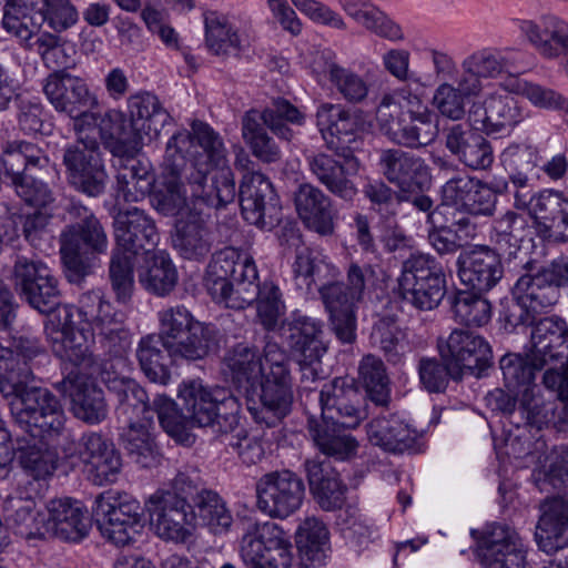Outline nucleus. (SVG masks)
<instances>
[{
    "mask_svg": "<svg viewBox=\"0 0 568 568\" xmlns=\"http://www.w3.org/2000/svg\"><path fill=\"white\" fill-rule=\"evenodd\" d=\"M196 203L221 209L237 194L235 180H186ZM239 199L244 220L261 230L271 231L282 221L280 197L271 180H242Z\"/></svg>",
    "mask_w": 568,
    "mask_h": 568,
    "instance_id": "f257e3e1",
    "label": "nucleus"
},
{
    "mask_svg": "<svg viewBox=\"0 0 568 568\" xmlns=\"http://www.w3.org/2000/svg\"><path fill=\"white\" fill-rule=\"evenodd\" d=\"M263 375L257 383L258 403H247V410L256 424L276 427L291 413L294 393L292 359L275 342L263 348Z\"/></svg>",
    "mask_w": 568,
    "mask_h": 568,
    "instance_id": "f03ea898",
    "label": "nucleus"
},
{
    "mask_svg": "<svg viewBox=\"0 0 568 568\" xmlns=\"http://www.w3.org/2000/svg\"><path fill=\"white\" fill-rule=\"evenodd\" d=\"M115 399V413L125 425L138 422H153L156 416L161 427L172 437L180 436L183 426L175 402L164 394L151 402L146 390L133 378L121 376L119 372L100 377Z\"/></svg>",
    "mask_w": 568,
    "mask_h": 568,
    "instance_id": "7ed1b4c3",
    "label": "nucleus"
},
{
    "mask_svg": "<svg viewBox=\"0 0 568 568\" xmlns=\"http://www.w3.org/2000/svg\"><path fill=\"white\" fill-rule=\"evenodd\" d=\"M77 314L98 337L103 352L100 357L108 373L119 372L125 364V354L131 344V335L125 327V314L115 310L101 290L82 293L78 300Z\"/></svg>",
    "mask_w": 568,
    "mask_h": 568,
    "instance_id": "20e7f679",
    "label": "nucleus"
},
{
    "mask_svg": "<svg viewBox=\"0 0 568 568\" xmlns=\"http://www.w3.org/2000/svg\"><path fill=\"white\" fill-rule=\"evenodd\" d=\"M180 409L183 430L185 422L193 426L212 427L217 434L234 433L242 419L239 399L223 388H210L199 379L183 382L179 387Z\"/></svg>",
    "mask_w": 568,
    "mask_h": 568,
    "instance_id": "39448f33",
    "label": "nucleus"
},
{
    "mask_svg": "<svg viewBox=\"0 0 568 568\" xmlns=\"http://www.w3.org/2000/svg\"><path fill=\"white\" fill-rule=\"evenodd\" d=\"M159 332L171 354L186 361L202 359L219 344V329L214 324L196 320L184 305L158 312Z\"/></svg>",
    "mask_w": 568,
    "mask_h": 568,
    "instance_id": "423d86ee",
    "label": "nucleus"
},
{
    "mask_svg": "<svg viewBox=\"0 0 568 568\" xmlns=\"http://www.w3.org/2000/svg\"><path fill=\"white\" fill-rule=\"evenodd\" d=\"M108 247V235L94 214L89 213L67 226L60 235V254L68 282L77 285L83 283Z\"/></svg>",
    "mask_w": 568,
    "mask_h": 568,
    "instance_id": "0eeeda50",
    "label": "nucleus"
},
{
    "mask_svg": "<svg viewBox=\"0 0 568 568\" xmlns=\"http://www.w3.org/2000/svg\"><path fill=\"white\" fill-rule=\"evenodd\" d=\"M258 272L252 257L227 246L212 254L204 275V286L213 302L226 308L242 305L253 294L245 290L250 281H257Z\"/></svg>",
    "mask_w": 568,
    "mask_h": 568,
    "instance_id": "6e6552de",
    "label": "nucleus"
},
{
    "mask_svg": "<svg viewBox=\"0 0 568 568\" xmlns=\"http://www.w3.org/2000/svg\"><path fill=\"white\" fill-rule=\"evenodd\" d=\"M77 306L64 304L59 315L49 318L44 325L47 339L52 353L62 362L64 371L79 376L101 377L105 372L100 356L88 344L84 327L77 328L73 320Z\"/></svg>",
    "mask_w": 568,
    "mask_h": 568,
    "instance_id": "1a4fd4ad",
    "label": "nucleus"
},
{
    "mask_svg": "<svg viewBox=\"0 0 568 568\" xmlns=\"http://www.w3.org/2000/svg\"><path fill=\"white\" fill-rule=\"evenodd\" d=\"M8 398L16 425L31 438L52 440L64 429L63 407L48 388L27 383Z\"/></svg>",
    "mask_w": 568,
    "mask_h": 568,
    "instance_id": "9d476101",
    "label": "nucleus"
},
{
    "mask_svg": "<svg viewBox=\"0 0 568 568\" xmlns=\"http://www.w3.org/2000/svg\"><path fill=\"white\" fill-rule=\"evenodd\" d=\"M446 292L444 268L429 254H416L407 258L403 263L397 285L393 288L396 300L423 312L437 308Z\"/></svg>",
    "mask_w": 568,
    "mask_h": 568,
    "instance_id": "9b49d317",
    "label": "nucleus"
},
{
    "mask_svg": "<svg viewBox=\"0 0 568 568\" xmlns=\"http://www.w3.org/2000/svg\"><path fill=\"white\" fill-rule=\"evenodd\" d=\"M388 105L377 111V120L390 140L406 148H420L430 144L438 135L439 118L416 94L409 93L406 105L398 116L386 113Z\"/></svg>",
    "mask_w": 568,
    "mask_h": 568,
    "instance_id": "f8f14e48",
    "label": "nucleus"
},
{
    "mask_svg": "<svg viewBox=\"0 0 568 568\" xmlns=\"http://www.w3.org/2000/svg\"><path fill=\"white\" fill-rule=\"evenodd\" d=\"M19 297L41 314L54 318L64 306L61 304L59 281L53 271L41 260L18 255L12 272Z\"/></svg>",
    "mask_w": 568,
    "mask_h": 568,
    "instance_id": "ddd939ff",
    "label": "nucleus"
},
{
    "mask_svg": "<svg viewBox=\"0 0 568 568\" xmlns=\"http://www.w3.org/2000/svg\"><path fill=\"white\" fill-rule=\"evenodd\" d=\"M145 508L126 494H100L92 516L101 535L115 546H125L143 528Z\"/></svg>",
    "mask_w": 568,
    "mask_h": 568,
    "instance_id": "4468645a",
    "label": "nucleus"
},
{
    "mask_svg": "<svg viewBox=\"0 0 568 568\" xmlns=\"http://www.w3.org/2000/svg\"><path fill=\"white\" fill-rule=\"evenodd\" d=\"M65 458H77L88 479L104 486L118 480L122 470V458L112 439L101 432H84L78 440L63 448Z\"/></svg>",
    "mask_w": 568,
    "mask_h": 568,
    "instance_id": "2eb2a0df",
    "label": "nucleus"
},
{
    "mask_svg": "<svg viewBox=\"0 0 568 568\" xmlns=\"http://www.w3.org/2000/svg\"><path fill=\"white\" fill-rule=\"evenodd\" d=\"M292 544L275 523H251L241 539L240 554L246 568H288Z\"/></svg>",
    "mask_w": 568,
    "mask_h": 568,
    "instance_id": "dca6fc26",
    "label": "nucleus"
},
{
    "mask_svg": "<svg viewBox=\"0 0 568 568\" xmlns=\"http://www.w3.org/2000/svg\"><path fill=\"white\" fill-rule=\"evenodd\" d=\"M305 497L303 479L290 469L264 474L256 483V505L272 518L285 519L296 513Z\"/></svg>",
    "mask_w": 568,
    "mask_h": 568,
    "instance_id": "f3484780",
    "label": "nucleus"
},
{
    "mask_svg": "<svg viewBox=\"0 0 568 568\" xmlns=\"http://www.w3.org/2000/svg\"><path fill=\"white\" fill-rule=\"evenodd\" d=\"M45 507L48 517H40L41 527L21 529V537L30 540L57 536L68 541H80L88 535L90 521L81 501L69 497L54 498Z\"/></svg>",
    "mask_w": 568,
    "mask_h": 568,
    "instance_id": "a211bd4d",
    "label": "nucleus"
},
{
    "mask_svg": "<svg viewBox=\"0 0 568 568\" xmlns=\"http://www.w3.org/2000/svg\"><path fill=\"white\" fill-rule=\"evenodd\" d=\"M144 508L155 535L162 540L184 544L192 537L194 514L191 504L156 490L144 503Z\"/></svg>",
    "mask_w": 568,
    "mask_h": 568,
    "instance_id": "6ab92c4d",
    "label": "nucleus"
},
{
    "mask_svg": "<svg viewBox=\"0 0 568 568\" xmlns=\"http://www.w3.org/2000/svg\"><path fill=\"white\" fill-rule=\"evenodd\" d=\"M42 91L58 113L77 122L88 111L98 106V98L84 79L69 73L65 69L50 73L42 83Z\"/></svg>",
    "mask_w": 568,
    "mask_h": 568,
    "instance_id": "aec40b11",
    "label": "nucleus"
},
{
    "mask_svg": "<svg viewBox=\"0 0 568 568\" xmlns=\"http://www.w3.org/2000/svg\"><path fill=\"white\" fill-rule=\"evenodd\" d=\"M439 356L449 362L463 377L468 373L480 377L490 367L493 351L481 335L468 329H454L438 342Z\"/></svg>",
    "mask_w": 568,
    "mask_h": 568,
    "instance_id": "412c9836",
    "label": "nucleus"
},
{
    "mask_svg": "<svg viewBox=\"0 0 568 568\" xmlns=\"http://www.w3.org/2000/svg\"><path fill=\"white\" fill-rule=\"evenodd\" d=\"M568 284V258L560 256L535 273L521 275L514 293L523 296L538 314L552 307L560 297V287Z\"/></svg>",
    "mask_w": 568,
    "mask_h": 568,
    "instance_id": "4be33fe9",
    "label": "nucleus"
},
{
    "mask_svg": "<svg viewBox=\"0 0 568 568\" xmlns=\"http://www.w3.org/2000/svg\"><path fill=\"white\" fill-rule=\"evenodd\" d=\"M527 546L517 530L495 523L478 542V556L484 568H526Z\"/></svg>",
    "mask_w": 568,
    "mask_h": 568,
    "instance_id": "5701e85b",
    "label": "nucleus"
},
{
    "mask_svg": "<svg viewBox=\"0 0 568 568\" xmlns=\"http://www.w3.org/2000/svg\"><path fill=\"white\" fill-rule=\"evenodd\" d=\"M75 133L91 134L101 139L112 153L138 152L140 135L125 123L123 112L108 110L103 114L88 111L83 118L74 122Z\"/></svg>",
    "mask_w": 568,
    "mask_h": 568,
    "instance_id": "b1692460",
    "label": "nucleus"
},
{
    "mask_svg": "<svg viewBox=\"0 0 568 568\" xmlns=\"http://www.w3.org/2000/svg\"><path fill=\"white\" fill-rule=\"evenodd\" d=\"M363 400L364 396L353 381L335 377L324 384L320 392L318 402L322 410L320 419L357 427L365 417Z\"/></svg>",
    "mask_w": 568,
    "mask_h": 568,
    "instance_id": "393cba45",
    "label": "nucleus"
},
{
    "mask_svg": "<svg viewBox=\"0 0 568 568\" xmlns=\"http://www.w3.org/2000/svg\"><path fill=\"white\" fill-rule=\"evenodd\" d=\"M456 266L462 285L477 294L489 292L504 275L500 255L485 245L462 251Z\"/></svg>",
    "mask_w": 568,
    "mask_h": 568,
    "instance_id": "a878e982",
    "label": "nucleus"
},
{
    "mask_svg": "<svg viewBox=\"0 0 568 568\" xmlns=\"http://www.w3.org/2000/svg\"><path fill=\"white\" fill-rule=\"evenodd\" d=\"M318 293L328 314V324L343 344H353L357 334V311L361 298L347 291L342 281H329L318 286Z\"/></svg>",
    "mask_w": 568,
    "mask_h": 568,
    "instance_id": "bb28decb",
    "label": "nucleus"
},
{
    "mask_svg": "<svg viewBox=\"0 0 568 568\" xmlns=\"http://www.w3.org/2000/svg\"><path fill=\"white\" fill-rule=\"evenodd\" d=\"M372 445L394 454H417L423 450V435L396 413H382L367 425Z\"/></svg>",
    "mask_w": 568,
    "mask_h": 568,
    "instance_id": "cd10ccee",
    "label": "nucleus"
},
{
    "mask_svg": "<svg viewBox=\"0 0 568 568\" xmlns=\"http://www.w3.org/2000/svg\"><path fill=\"white\" fill-rule=\"evenodd\" d=\"M113 226L118 251L134 257L153 251L160 240L154 221L138 207L119 211Z\"/></svg>",
    "mask_w": 568,
    "mask_h": 568,
    "instance_id": "c85d7f7f",
    "label": "nucleus"
},
{
    "mask_svg": "<svg viewBox=\"0 0 568 568\" xmlns=\"http://www.w3.org/2000/svg\"><path fill=\"white\" fill-rule=\"evenodd\" d=\"M524 119L518 100L506 91L488 94L481 106L470 112L474 129L488 135L508 133Z\"/></svg>",
    "mask_w": 568,
    "mask_h": 568,
    "instance_id": "c756f323",
    "label": "nucleus"
},
{
    "mask_svg": "<svg viewBox=\"0 0 568 568\" xmlns=\"http://www.w3.org/2000/svg\"><path fill=\"white\" fill-rule=\"evenodd\" d=\"M213 242L209 219L201 211L190 210L175 221L172 245L184 260L204 261L213 247Z\"/></svg>",
    "mask_w": 568,
    "mask_h": 568,
    "instance_id": "7c9ffc66",
    "label": "nucleus"
},
{
    "mask_svg": "<svg viewBox=\"0 0 568 568\" xmlns=\"http://www.w3.org/2000/svg\"><path fill=\"white\" fill-rule=\"evenodd\" d=\"M293 353L301 357L317 359L326 353L322 341L323 323L298 310L290 313L276 328Z\"/></svg>",
    "mask_w": 568,
    "mask_h": 568,
    "instance_id": "2f4dec72",
    "label": "nucleus"
},
{
    "mask_svg": "<svg viewBox=\"0 0 568 568\" xmlns=\"http://www.w3.org/2000/svg\"><path fill=\"white\" fill-rule=\"evenodd\" d=\"M316 124L331 149H352L363 131L361 116L341 104L322 103L316 111Z\"/></svg>",
    "mask_w": 568,
    "mask_h": 568,
    "instance_id": "473e14b6",
    "label": "nucleus"
},
{
    "mask_svg": "<svg viewBox=\"0 0 568 568\" xmlns=\"http://www.w3.org/2000/svg\"><path fill=\"white\" fill-rule=\"evenodd\" d=\"M536 540L541 551L551 555L568 548V498L547 497L540 504Z\"/></svg>",
    "mask_w": 568,
    "mask_h": 568,
    "instance_id": "72a5a7b5",
    "label": "nucleus"
},
{
    "mask_svg": "<svg viewBox=\"0 0 568 568\" xmlns=\"http://www.w3.org/2000/svg\"><path fill=\"white\" fill-rule=\"evenodd\" d=\"M191 146L195 141L202 151L193 152L192 165L196 178H230L232 171L227 165L223 142L219 134L206 123L195 121L192 124Z\"/></svg>",
    "mask_w": 568,
    "mask_h": 568,
    "instance_id": "f704fd0d",
    "label": "nucleus"
},
{
    "mask_svg": "<svg viewBox=\"0 0 568 568\" xmlns=\"http://www.w3.org/2000/svg\"><path fill=\"white\" fill-rule=\"evenodd\" d=\"M535 233L544 241L568 242V199L554 190L540 191L534 205Z\"/></svg>",
    "mask_w": 568,
    "mask_h": 568,
    "instance_id": "c9c22d12",
    "label": "nucleus"
},
{
    "mask_svg": "<svg viewBox=\"0 0 568 568\" xmlns=\"http://www.w3.org/2000/svg\"><path fill=\"white\" fill-rule=\"evenodd\" d=\"M91 377L67 373L62 383L71 400V410L75 418L89 425L102 423L108 416V405L103 390Z\"/></svg>",
    "mask_w": 568,
    "mask_h": 568,
    "instance_id": "e433bc0d",
    "label": "nucleus"
},
{
    "mask_svg": "<svg viewBox=\"0 0 568 568\" xmlns=\"http://www.w3.org/2000/svg\"><path fill=\"white\" fill-rule=\"evenodd\" d=\"M294 204L306 229L321 236L334 233L336 211L323 191L310 183L301 184L294 194Z\"/></svg>",
    "mask_w": 568,
    "mask_h": 568,
    "instance_id": "4c0bfd02",
    "label": "nucleus"
},
{
    "mask_svg": "<svg viewBox=\"0 0 568 568\" xmlns=\"http://www.w3.org/2000/svg\"><path fill=\"white\" fill-rule=\"evenodd\" d=\"M531 355L546 366L562 362L568 349V323L559 315L537 318L530 331Z\"/></svg>",
    "mask_w": 568,
    "mask_h": 568,
    "instance_id": "58836bf2",
    "label": "nucleus"
},
{
    "mask_svg": "<svg viewBox=\"0 0 568 568\" xmlns=\"http://www.w3.org/2000/svg\"><path fill=\"white\" fill-rule=\"evenodd\" d=\"M352 428L341 423L318 419L315 416L307 418V430L315 447L323 455L335 460H348L356 455L358 442L348 432Z\"/></svg>",
    "mask_w": 568,
    "mask_h": 568,
    "instance_id": "ea45409f",
    "label": "nucleus"
},
{
    "mask_svg": "<svg viewBox=\"0 0 568 568\" xmlns=\"http://www.w3.org/2000/svg\"><path fill=\"white\" fill-rule=\"evenodd\" d=\"M445 204L460 206L471 215H491L496 193L483 180H447L442 187Z\"/></svg>",
    "mask_w": 568,
    "mask_h": 568,
    "instance_id": "a19ab883",
    "label": "nucleus"
},
{
    "mask_svg": "<svg viewBox=\"0 0 568 568\" xmlns=\"http://www.w3.org/2000/svg\"><path fill=\"white\" fill-rule=\"evenodd\" d=\"M310 491L318 506L326 511L341 509L346 499L347 487L339 474L324 460L305 462Z\"/></svg>",
    "mask_w": 568,
    "mask_h": 568,
    "instance_id": "79ce46f5",
    "label": "nucleus"
},
{
    "mask_svg": "<svg viewBox=\"0 0 568 568\" xmlns=\"http://www.w3.org/2000/svg\"><path fill=\"white\" fill-rule=\"evenodd\" d=\"M130 126L140 135V148L144 138L149 141L156 139L171 120L170 113L164 109L159 98L150 92H138L128 99Z\"/></svg>",
    "mask_w": 568,
    "mask_h": 568,
    "instance_id": "37998d69",
    "label": "nucleus"
},
{
    "mask_svg": "<svg viewBox=\"0 0 568 568\" xmlns=\"http://www.w3.org/2000/svg\"><path fill=\"white\" fill-rule=\"evenodd\" d=\"M520 30L547 59L558 58L568 50V22L557 16L544 14L539 22L523 20Z\"/></svg>",
    "mask_w": 568,
    "mask_h": 568,
    "instance_id": "c03bdc74",
    "label": "nucleus"
},
{
    "mask_svg": "<svg viewBox=\"0 0 568 568\" xmlns=\"http://www.w3.org/2000/svg\"><path fill=\"white\" fill-rule=\"evenodd\" d=\"M251 287H253V294L247 301H243L242 305L239 304L229 308L240 311L255 303L256 320L260 325L266 332H275L286 312L281 288L271 280H265L262 283H258V280L250 281L245 284V290L250 291Z\"/></svg>",
    "mask_w": 568,
    "mask_h": 568,
    "instance_id": "a18cd8bd",
    "label": "nucleus"
},
{
    "mask_svg": "<svg viewBox=\"0 0 568 568\" xmlns=\"http://www.w3.org/2000/svg\"><path fill=\"white\" fill-rule=\"evenodd\" d=\"M223 363L237 388L248 392L257 387L263 375L264 358L256 346L237 343L225 353Z\"/></svg>",
    "mask_w": 568,
    "mask_h": 568,
    "instance_id": "49530a36",
    "label": "nucleus"
},
{
    "mask_svg": "<svg viewBox=\"0 0 568 568\" xmlns=\"http://www.w3.org/2000/svg\"><path fill=\"white\" fill-rule=\"evenodd\" d=\"M0 161L8 178H37V174L48 173L49 168V159L42 150L23 140L8 142Z\"/></svg>",
    "mask_w": 568,
    "mask_h": 568,
    "instance_id": "de8ad7c7",
    "label": "nucleus"
},
{
    "mask_svg": "<svg viewBox=\"0 0 568 568\" xmlns=\"http://www.w3.org/2000/svg\"><path fill=\"white\" fill-rule=\"evenodd\" d=\"M77 143L68 145L63 164L71 178H102L105 175L100 144L94 135L77 133Z\"/></svg>",
    "mask_w": 568,
    "mask_h": 568,
    "instance_id": "09e8293b",
    "label": "nucleus"
},
{
    "mask_svg": "<svg viewBox=\"0 0 568 568\" xmlns=\"http://www.w3.org/2000/svg\"><path fill=\"white\" fill-rule=\"evenodd\" d=\"M139 365L145 377L152 383L165 385L171 378V366L180 355L171 354L164 341L155 334L143 336L136 348Z\"/></svg>",
    "mask_w": 568,
    "mask_h": 568,
    "instance_id": "8fccbe9b",
    "label": "nucleus"
},
{
    "mask_svg": "<svg viewBox=\"0 0 568 568\" xmlns=\"http://www.w3.org/2000/svg\"><path fill=\"white\" fill-rule=\"evenodd\" d=\"M205 45L209 51L217 57H240L243 52L242 38L239 29L232 24L229 18L216 11L203 12Z\"/></svg>",
    "mask_w": 568,
    "mask_h": 568,
    "instance_id": "3c124183",
    "label": "nucleus"
},
{
    "mask_svg": "<svg viewBox=\"0 0 568 568\" xmlns=\"http://www.w3.org/2000/svg\"><path fill=\"white\" fill-rule=\"evenodd\" d=\"M535 223L527 213L507 211L493 222L490 239L499 248H509V257H517V251L525 240H532Z\"/></svg>",
    "mask_w": 568,
    "mask_h": 568,
    "instance_id": "603ef678",
    "label": "nucleus"
},
{
    "mask_svg": "<svg viewBox=\"0 0 568 568\" xmlns=\"http://www.w3.org/2000/svg\"><path fill=\"white\" fill-rule=\"evenodd\" d=\"M341 8L368 31L390 41L403 40L402 28L371 0H338Z\"/></svg>",
    "mask_w": 568,
    "mask_h": 568,
    "instance_id": "864d4df0",
    "label": "nucleus"
},
{
    "mask_svg": "<svg viewBox=\"0 0 568 568\" xmlns=\"http://www.w3.org/2000/svg\"><path fill=\"white\" fill-rule=\"evenodd\" d=\"M329 532L323 521L306 518L296 531V547L305 568H323L329 549Z\"/></svg>",
    "mask_w": 568,
    "mask_h": 568,
    "instance_id": "5fc2aeb1",
    "label": "nucleus"
},
{
    "mask_svg": "<svg viewBox=\"0 0 568 568\" xmlns=\"http://www.w3.org/2000/svg\"><path fill=\"white\" fill-rule=\"evenodd\" d=\"M43 24L39 0H7L3 7V28L20 40H29Z\"/></svg>",
    "mask_w": 568,
    "mask_h": 568,
    "instance_id": "6e6d98bb",
    "label": "nucleus"
},
{
    "mask_svg": "<svg viewBox=\"0 0 568 568\" xmlns=\"http://www.w3.org/2000/svg\"><path fill=\"white\" fill-rule=\"evenodd\" d=\"M499 367L504 384L509 390L527 394L535 385L537 373L546 365L534 355L529 358L528 355L507 353L499 359Z\"/></svg>",
    "mask_w": 568,
    "mask_h": 568,
    "instance_id": "4d7b16f0",
    "label": "nucleus"
},
{
    "mask_svg": "<svg viewBox=\"0 0 568 568\" xmlns=\"http://www.w3.org/2000/svg\"><path fill=\"white\" fill-rule=\"evenodd\" d=\"M196 525L207 527L213 534L225 532L232 525V515L221 496L210 489L203 490L191 505Z\"/></svg>",
    "mask_w": 568,
    "mask_h": 568,
    "instance_id": "13d9d810",
    "label": "nucleus"
},
{
    "mask_svg": "<svg viewBox=\"0 0 568 568\" xmlns=\"http://www.w3.org/2000/svg\"><path fill=\"white\" fill-rule=\"evenodd\" d=\"M152 422L128 424L121 435L124 449L134 463L143 468H151L160 460V453L154 437L149 430Z\"/></svg>",
    "mask_w": 568,
    "mask_h": 568,
    "instance_id": "bf43d9fd",
    "label": "nucleus"
},
{
    "mask_svg": "<svg viewBox=\"0 0 568 568\" xmlns=\"http://www.w3.org/2000/svg\"><path fill=\"white\" fill-rule=\"evenodd\" d=\"M257 118L264 121L273 134L287 142L294 136L290 125L302 126L306 121L305 113L285 98L274 99L270 106L257 112Z\"/></svg>",
    "mask_w": 568,
    "mask_h": 568,
    "instance_id": "052dcab7",
    "label": "nucleus"
},
{
    "mask_svg": "<svg viewBox=\"0 0 568 568\" xmlns=\"http://www.w3.org/2000/svg\"><path fill=\"white\" fill-rule=\"evenodd\" d=\"M32 440H36L32 438ZM50 440L30 443L26 440L24 446H19L18 460L27 475L36 480H45L51 477L58 466L57 453L48 447Z\"/></svg>",
    "mask_w": 568,
    "mask_h": 568,
    "instance_id": "680f3d73",
    "label": "nucleus"
},
{
    "mask_svg": "<svg viewBox=\"0 0 568 568\" xmlns=\"http://www.w3.org/2000/svg\"><path fill=\"white\" fill-rule=\"evenodd\" d=\"M141 285L156 296L169 295L178 284V271L171 258L164 252L154 254L140 273Z\"/></svg>",
    "mask_w": 568,
    "mask_h": 568,
    "instance_id": "e2e57ef3",
    "label": "nucleus"
},
{
    "mask_svg": "<svg viewBox=\"0 0 568 568\" xmlns=\"http://www.w3.org/2000/svg\"><path fill=\"white\" fill-rule=\"evenodd\" d=\"M358 378L365 388L367 398L376 406L386 407L390 402L389 378L383 361L366 355L359 363Z\"/></svg>",
    "mask_w": 568,
    "mask_h": 568,
    "instance_id": "0e129e2a",
    "label": "nucleus"
},
{
    "mask_svg": "<svg viewBox=\"0 0 568 568\" xmlns=\"http://www.w3.org/2000/svg\"><path fill=\"white\" fill-rule=\"evenodd\" d=\"M266 124L257 118V111L251 110L242 120V135L254 156L265 163H274L281 158V150L268 135Z\"/></svg>",
    "mask_w": 568,
    "mask_h": 568,
    "instance_id": "69168bd1",
    "label": "nucleus"
},
{
    "mask_svg": "<svg viewBox=\"0 0 568 568\" xmlns=\"http://www.w3.org/2000/svg\"><path fill=\"white\" fill-rule=\"evenodd\" d=\"M455 320L468 327H481L491 318V304L473 291L458 290L450 300Z\"/></svg>",
    "mask_w": 568,
    "mask_h": 568,
    "instance_id": "338daca9",
    "label": "nucleus"
},
{
    "mask_svg": "<svg viewBox=\"0 0 568 568\" xmlns=\"http://www.w3.org/2000/svg\"><path fill=\"white\" fill-rule=\"evenodd\" d=\"M404 334L395 315H383L373 325L372 344L383 352L387 362L398 364L404 355Z\"/></svg>",
    "mask_w": 568,
    "mask_h": 568,
    "instance_id": "774afa93",
    "label": "nucleus"
}]
</instances>
